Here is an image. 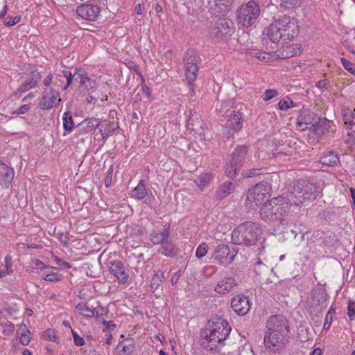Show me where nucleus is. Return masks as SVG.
<instances>
[{
	"label": "nucleus",
	"instance_id": "f257e3e1",
	"mask_svg": "<svg viewBox=\"0 0 355 355\" xmlns=\"http://www.w3.org/2000/svg\"><path fill=\"white\" fill-rule=\"evenodd\" d=\"M263 355H282L288 343V325L282 315L270 316L266 324Z\"/></svg>",
	"mask_w": 355,
	"mask_h": 355
},
{
	"label": "nucleus",
	"instance_id": "f03ea898",
	"mask_svg": "<svg viewBox=\"0 0 355 355\" xmlns=\"http://www.w3.org/2000/svg\"><path fill=\"white\" fill-rule=\"evenodd\" d=\"M232 327L221 318L209 320L205 327L200 331V343L201 347L208 351L218 352L219 346L224 345V341L230 335Z\"/></svg>",
	"mask_w": 355,
	"mask_h": 355
},
{
	"label": "nucleus",
	"instance_id": "7ed1b4c3",
	"mask_svg": "<svg viewBox=\"0 0 355 355\" xmlns=\"http://www.w3.org/2000/svg\"><path fill=\"white\" fill-rule=\"evenodd\" d=\"M290 203L284 196L274 197L266 202L260 208L261 219L266 223L277 222L285 225L286 220L283 218L290 211Z\"/></svg>",
	"mask_w": 355,
	"mask_h": 355
},
{
	"label": "nucleus",
	"instance_id": "20e7f679",
	"mask_svg": "<svg viewBox=\"0 0 355 355\" xmlns=\"http://www.w3.org/2000/svg\"><path fill=\"white\" fill-rule=\"evenodd\" d=\"M318 193V189L314 184L308 180H299L287 193L286 198L291 206L303 207L315 200Z\"/></svg>",
	"mask_w": 355,
	"mask_h": 355
},
{
	"label": "nucleus",
	"instance_id": "39448f33",
	"mask_svg": "<svg viewBox=\"0 0 355 355\" xmlns=\"http://www.w3.org/2000/svg\"><path fill=\"white\" fill-rule=\"evenodd\" d=\"M261 234L260 225L251 221L240 224L232 233V241L236 245H254Z\"/></svg>",
	"mask_w": 355,
	"mask_h": 355
},
{
	"label": "nucleus",
	"instance_id": "423d86ee",
	"mask_svg": "<svg viewBox=\"0 0 355 355\" xmlns=\"http://www.w3.org/2000/svg\"><path fill=\"white\" fill-rule=\"evenodd\" d=\"M236 15L238 23L243 27L248 28L253 26L260 15L259 5L251 0L237 9Z\"/></svg>",
	"mask_w": 355,
	"mask_h": 355
},
{
	"label": "nucleus",
	"instance_id": "0eeeda50",
	"mask_svg": "<svg viewBox=\"0 0 355 355\" xmlns=\"http://www.w3.org/2000/svg\"><path fill=\"white\" fill-rule=\"evenodd\" d=\"M248 153V146L239 145L230 154L225 168V173L229 178H234L237 175L245 160Z\"/></svg>",
	"mask_w": 355,
	"mask_h": 355
},
{
	"label": "nucleus",
	"instance_id": "6e6552de",
	"mask_svg": "<svg viewBox=\"0 0 355 355\" xmlns=\"http://www.w3.org/2000/svg\"><path fill=\"white\" fill-rule=\"evenodd\" d=\"M235 31L234 22L228 18H218L209 28V36L216 42H219L225 37L231 36Z\"/></svg>",
	"mask_w": 355,
	"mask_h": 355
},
{
	"label": "nucleus",
	"instance_id": "1a4fd4ad",
	"mask_svg": "<svg viewBox=\"0 0 355 355\" xmlns=\"http://www.w3.org/2000/svg\"><path fill=\"white\" fill-rule=\"evenodd\" d=\"M185 76L188 82L191 84L196 80L198 73V64L201 62L200 55L194 49H188L184 54Z\"/></svg>",
	"mask_w": 355,
	"mask_h": 355
},
{
	"label": "nucleus",
	"instance_id": "9d476101",
	"mask_svg": "<svg viewBox=\"0 0 355 355\" xmlns=\"http://www.w3.org/2000/svg\"><path fill=\"white\" fill-rule=\"evenodd\" d=\"M237 252L235 249L231 250L227 245L220 243L214 248L212 257L218 263L227 266L232 262Z\"/></svg>",
	"mask_w": 355,
	"mask_h": 355
},
{
	"label": "nucleus",
	"instance_id": "9b49d317",
	"mask_svg": "<svg viewBox=\"0 0 355 355\" xmlns=\"http://www.w3.org/2000/svg\"><path fill=\"white\" fill-rule=\"evenodd\" d=\"M277 21L283 28L284 41L291 40L298 34L300 26L295 17L284 15L279 17Z\"/></svg>",
	"mask_w": 355,
	"mask_h": 355
},
{
	"label": "nucleus",
	"instance_id": "f8f14e48",
	"mask_svg": "<svg viewBox=\"0 0 355 355\" xmlns=\"http://www.w3.org/2000/svg\"><path fill=\"white\" fill-rule=\"evenodd\" d=\"M270 187L267 182H261L249 189L247 193V200L254 202L255 205H261L268 194Z\"/></svg>",
	"mask_w": 355,
	"mask_h": 355
},
{
	"label": "nucleus",
	"instance_id": "ddd939ff",
	"mask_svg": "<svg viewBox=\"0 0 355 355\" xmlns=\"http://www.w3.org/2000/svg\"><path fill=\"white\" fill-rule=\"evenodd\" d=\"M59 97V92L58 89L51 87L46 89L43 92L42 97L39 102V107L42 110H50L53 107H56L61 98Z\"/></svg>",
	"mask_w": 355,
	"mask_h": 355
},
{
	"label": "nucleus",
	"instance_id": "4468645a",
	"mask_svg": "<svg viewBox=\"0 0 355 355\" xmlns=\"http://www.w3.org/2000/svg\"><path fill=\"white\" fill-rule=\"evenodd\" d=\"M242 115V113L239 111L232 110L230 112L226 123L227 138L232 137L236 132L242 128L243 122Z\"/></svg>",
	"mask_w": 355,
	"mask_h": 355
},
{
	"label": "nucleus",
	"instance_id": "2eb2a0df",
	"mask_svg": "<svg viewBox=\"0 0 355 355\" xmlns=\"http://www.w3.org/2000/svg\"><path fill=\"white\" fill-rule=\"evenodd\" d=\"M110 264V272L117 279L119 283L125 284L130 276L126 271V268L124 264L119 260L112 261Z\"/></svg>",
	"mask_w": 355,
	"mask_h": 355
},
{
	"label": "nucleus",
	"instance_id": "dca6fc26",
	"mask_svg": "<svg viewBox=\"0 0 355 355\" xmlns=\"http://www.w3.org/2000/svg\"><path fill=\"white\" fill-rule=\"evenodd\" d=\"M231 306L237 315L241 316L246 315L250 309L248 298L243 295L233 297L231 300Z\"/></svg>",
	"mask_w": 355,
	"mask_h": 355
},
{
	"label": "nucleus",
	"instance_id": "f3484780",
	"mask_svg": "<svg viewBox=\"0 0 355 355\" xmlns=\"http://www.w3.org/2000/svg\"><path fill=\"white\" fill-rule=\"evenodd\" d=\"M76 12L83 19L89 21H95L100 12V8L98 6L92 4H82L77 7Z\"/></svg>",
	"mask_w": 355,
	"mask_h": 355
},
{
	"label": "nucleus",
	"instance_id": "a211bd4d",
	"mask_svg": "<svg viewBox=\"0 0 355 355\" xmlns=\"http://www.w3.org/2000/svg\"><path fill=\"white\" fill-rule=\"evenodd\" d=\"M169 225H166L164 227H156L153 229L150 235L149 240L153 245H161L170 236Z\"/></svg>",
	"mask_w": 355,
	"mask_h": 355
},
{
	"label": "nucleus",
	"instance_id": "6ab92c4d",
	"mask_svg": "<svg viewBox=\"0 0 355 355\" xmlns=\"http://www.w3.org/2000/svg\"><path fill=\"white\" fill-rule=\"evenodd\" d=\"M264 33L272 42H277L280 40H284L283 28L279 24L277 19L274 20Z\"/></svg>",
	"mask_w": 355,
	"mask_h": 355
},
{
	"label": "nucleus",
	"instance_id": "aec40b11",
	"mask_svg": "<svg viewBox=\"0 0 355 355\" xmlns=\"http://www.w3.org/2000/svg\"><path fill=\"white\" fill-rule=\"evenodd\" d=\"M42 78L40 73L37 71H32L28 78L17 89L18 93H24L32 88L37 87L38 83Z\"/></svg>",
	"mask_w": 355,
	"mask_h": 355
},
{
	"label": "nucleus",
	"instance_id": "412c9836",
	"mask_svg": "<svg viewBox=\"0 0 355 355\" xmlns=\"http://www.w3.org/2000/svg\"><path fill=\"white\" fill-rule=\"evenodd\" d=\"M236 285L234 277H227L218 282L214 290L217 293L224 295L230 292Z\"/></svg>",
	"mask_w": 355,
	"mask_h": 355
},
{
	"label": "nucleus",
	"instance_id": "4be33fe9",
	"mask_svg": "<svg viewBox=\"0 0 355 355\" xmlns=\"http://www.w3.org/2000/svg\"><path fill=\"white\" fill-rule=\"evenodd\" d=\"M319 162L327 166H337L340 164L338 154L334 150L324 153L320 157Z\"/></svg>",
	"mask_w": 355,
	"mask_h": 355
},
{
	"label": "nucleus",
	"instance_id": "5701e85b",
	"mask_svg": "<svg viewBox=\"0 0 355 355\" xmlns=\"http://www.w3.org/2000/svg\"><path fill=\"white\" fill-rule=\"evenodd\" d=\"M187 128L188 130L194 132L196 135H198L200 139H205V129L201 124V121L199 120V118L196 116V119L191 118V116L188 118L187 121Z\"/></svg>",
	"mask_w": 355,
	"mask_h": 355
},
{
	"label": "nucleus",
	"instance_id": "b1692460",
	"mask_svg": "<svg viewBox=\"0 0 355 355\" xmlns=\"http://www.w3.org/2000/svg\"><path fill=\"white\" fill-rule=\"evenodd\" d=\"M158 252L166 257H173L178 254V249L175 243L168 238L160 245Z\"/></svg>",
	"mask_w": 355,
	"mask_h": 355
},
{
	"label": "nucleus",
	"instance_id": "393cba45",
	"mask_svg": "<svg viewBox=\"0 0 355 355\" xmlns=\"http://www.w3.org/2000/svg\"><path fill=\"white\" fill-rule=\"evenodd\" d=\"M300 53L301 51L298 44L286 46L277 51V55L281 59L292 58Z\"/></svg>",
	"mask_w": 355,
	"mask_h": 355
},
{
	"label": "nucleus",
	"instance_id": "a878e982",
	"mask_svg": "<svg viewBox=\"0 0 355 355\" xmlns=\"http://www.w3.org/2000/svg\"><path fill=\"white\" fill-rule=\"evenodd\" d=\"M234 190V185L232 182L226 181L220 186L216 192V199L222 200Z\"/></svg>",
	"mask_w": 355,
	"mask_h": 355
},
{
	"label": "nucleus",
	"instance_id": "bb28decb",
	"mask_svg": "<svg viewBox=\"0 0 355 355\" xmlns=\"http://www.w3.org/2000/svg\"><path fill=\"white\" fill-rule=\"evenodd\" d=\"M3 166V171H0V184L8 187L13 180L15 173L12 168H9L6 165Z\"/></svg>",
	"mask_w": 355,
	"mask_h": 355
},
{
	"label": "nucleus",
	"instance_id": "cd10ccee",
	"mask_svg": "<svg viewBox=\"0 0 355 355\" xmlns=\"http://www.w3.org/2000/svg\"><path fill=\"white\" fill-rule=\"evenodd\" d=\"M274 154L275 155V157L279 160L286 162L287 160H290V157L295 155L296 154V151L294 149L288 147L287 149H286V148L281 149L277 148L275 150V153Z\"/></svg>",
	"mask_w": 355,
	"mask_h": 355
},
{
	"label": "nucleus",
	"instance_id": "c85d7f7f",
	"mask_svg": "<svg viewBox=\"0 0 355 355\" xmlns=\"http://www.w3.org/2000/svg\"><path fill=\"white\" fill-rule=\"evenodd\" d=\"M144 180H141L137 186L132 191V196L137 200H142L147 196Z\"/></svg>",
	"mask_w": 355,
	"mask_h": 355
},
{
	"label": "nucleus",
	"instance_id": "c756f323",
	"mask_svg": "<svg viewBox=\"0 0 355 355\" xmlns=\"http://www.w3.org/2000/svg\"><path fill=\"white\" fill-rule=\"evenodd\" d=\"M20 333V343L23 345H28L31 341V338L29 336L30 331L28 330L27 326L25 324H21L19 326V329L17 330V334Z\"/></svg>",
	"mask_w": 355,
	"mask_h": 355
},
{
	"label": "nucleus",
	"instance_id": "7c9ffc66",
	"mask_svg": "<svg viewBox=\"0 0 355 355\" xmlns=\"http://www.w3.org/2000/svg\"><path fill=\"white\" fill-rule=\"evenodd\" d=\"M331 121L327 120L326 118H318L317 124H318V136H322L327 133L331 125Z\"/></svg>",
	"mask_w": 355,
	"mask_h": 355
},
{
	"label": "nucleus",
	"instance_id": "2f4dec72",
	"mask_svg": "<svg viewBox=\"0 0 355 355\" xmlns=\"http://www.w3.org/2000/svg\"><path fill=\"white\" fill-rule=\"evenodd\" d=\"M63 128L65 131L71 132L74 128L72 114L70 112H66L63 115Z\"/></svg>",
	"mask_w": 355,
	"mask_h": 355
},
{
	"label": "nucleus",
	"instance_id": "473e14b6",
	"mask_svg": "<svg viewBox=\"0 0 355 355\" xmlns=\"http://www.w3.org/2000/svg\"><path fill=\"white\" fill-rule=\"evenodd\" d=\"M165 277L164 275V272L159 270L157 271L152 278L150 288L153 291L158 289L161 283L164 280Z\"/></svg>",
	"mask_w": 355,
	"mask_h": 355
},
{
	"label": "nucleus",
	"instance_id": "72a5a7b5",
	"mask_svg": "<svg viewBox=\"0 0 355 355\" xmlns=\"http://www.w3.org/2000/svg\"><path fill=\"white\" fill-rule=\"evenodd\" d=\"M76 309L79 311L80 314L83 315L85 317L92 318L94 315L95 309H92L88 307L85 304L79 303L76 305Z\"/></svg>",
	"mask_w": 355,
	"mask_h": 355
},
{
	"label": "nucleus",
	"instance_id": "f704fd0d",
	"mask_svg": "<svg viewBox=\"0 0 355 355\" xmlns=\"http://www.w3.org/2000/svg\"><path fill=\"white\" fill-rule=\"evenodd\" d=\"M302 0H280V6L288 10L300 6Z\"/></svg>",
	"mask_w": 355,
	"mask_h": 355
},
{
	"label": "nucleus",
	"instance_id": "c9c22d12",
	"mask_svg": "<svg viewBox=\"0 0 355 355\" xmlns=\"http://www.w3.org/2000/svg\"><path fill=\"white\" fill-rule=\"evenodd\" d=\"M100 122L96 118H89L83 120L80 125H85L91 129V130H96L100 127Z\"/></svg>",
	"mask_w": 355,
	"mask_h": 355
},
{
	"label": "nucleus",
	"instance_id": "e433bc0d",
	"mask_svg": "<svg viewBox=\"0 0 355 355\" xmlns=\"http://www.w3.org/2000/svg\"><path fill=\"white\" fill-rule=\"evenodd\" d=\"M6 269L0 270V278L5 277L7 275L12 272V257L7 255L5 257Z\"/></svg>",
	"mask_w": 355,
	"mask_h": 355
},
{
	"label": "nucleus",
	"instance_id": "4c0bfd02",
	"mask_svg": "<svg viewBox=\"0 0 355 355\" xmlns=\"http://www.w3.org/2000/svg\"><path fill=\"white\" fill-rule=\"evenodd\" d=\"M295 106V104L288 96H286V98L281 99L278 103V108L280 110H287L288 109L293 107Z\"/></svg>",
	"mask_w": 355,
	"mask_h": 355
},
{
	"label": "nucleus",
	"instance_id": "58836bf2",
	"mask_svg": "<svg viewBox=\"0 0 355 355\" xmlns=\"http://www.w3.org/2000/svg\"><path fill=\"white\" fill-rule=\"evenodd\" d=\"M343 119L345 124L351 128L353 125H355V109L353 111L345 113Z\"/></svg>",
	"mask_w": 355,
	"mask_h": 355
},
{
	"label": "nucleus",
	"instance_id": "ea45409f",
	"mask_svg": "<svg viewBox=\"0 0 355 355\" xmlns=\"http://www.w3.org/2000/svg\"><path fill=\"white\" fill-rule=\"evenodd\" d=\"M208 248V245L206 243H200L196 251V257L198 259H202L207 254Z\"/></svg>",
	"mask_w": 355,
	"mask_h": 355
},
{
	"label": "nucleus",
	"instance_id": "a19ab883",
	"mask_svg": "<svg viewBox=\"0 0 355 355\" xmlns=\"http://www.w3.org/2000/svg\"><path fill=\"white\" fill-rule=\"evenodd\" d=\"M211 178V175L209 173L202 174L201 175H200L198 178L196 182L198 187L202 188V187H205L207 184V183L209 182Z\"/></svg>",
	"mask_w": 355,
	"mask_h": 355
},
{
	"label": "nucleus",
	"instance_id": "79ce46f5",
	"mask_svg": "<svg viewBox=\"0 0 355 355\" xmlns=\"http://www.w3.org/2000/svg\"><path fill=\"white\" fill-rule=\"evenodd\" d=\"M78 78L80 79V83L81 84L85 83L86 81H89L91 83L90 86L92 87V88L94 87V85H92V83H93L94 85L96 84L95 80H91L89 78L87 77L84 71H78L75 73V80H77Z\"/></svg>",
	"mask_w": 355,
	"mask_h": 355
},
{
	"label": "nucleus",
	"instance_id": "37998d69",
	"mask_svg": "<svg viewBox=\"0 0 355 355\" xmlns=\"http://www.w3.org/2000/svg\"><path fill=\"white\" fill-rule=\"evenodd\" d=\"M268 267L264 264L263 263L261 260H259L257 261L255 263H254V272L257 275H262L263 273H264L265 272H266L268 270Z\"/></svg>",
	"mask_w": 355,
	"mask_h": 355
},
{
	"label": "nucleus",
	"instance_id": "c03bdc74",
	"mask_svg": "<svg viewBox=\"0 0 355 355\" xmlns=\"http://www.w3.org/2000/svg\"><path fill=\"white\" fill-rule=\"evenodd\" d=\"M341 63L344 68L353 75H355V67L354 65L348 60L342 58L340 59Z\"/></svg>",
	"mask_w": 355,
	"mask_h": 355
},
{
	"label": "nucleus",
	"instance_id": "a18cd8bd",
	"mask_svg": "<svg viewBox=\"0 0 355 355\" xmlns=\"http://www.w3.org/2000/svg\"><path fill=\"white\" fill-rule=\"evenodd\" d=\"M62 74L64 78L67 80V83L64 86L63 89H67L72 84L73 79H75V74L72 75L71 71L67 70L62 71Z\"/></svg>",
	"mask_w": 355,
	"mask_h": 355
},
{
	"label": "nucleus",
	"instance_id": "49530a36",
	"mask_svg": "<svg viewBox=\"0 0 355 355\" xmlns=\"http://www.w3.org/2000/svg\"><path fill=\"white\" fill-rule=\"evenodd\" d=\"M311 123V121H304L302 115H300L297 119V126L299 130L304 131L308 128V125Z\"/></svg>",
	"mask_w": 355,
	"mask_h": 355
},
{
	"label": "nucleus",
	"instance_id": "de8ad7c7",
	"mask_svg": "<svg viewBox=\"0 0 355 355\" xmlns=\"http://www.w3.org/2000/svg\"><path fill=\"white\" fill-rule=\"evenodd\" d=\"M278 96V92L275 89H268L264 92V101H268L269 100Z\"/></svg>",
	"mask_w": 355,
	"mask_h": 355
},
{
	"label": "nucleus",
	"instance_id": "09e8293b",
	"mask_svg": "<svg viewBox=\"0 0 355 355\" xmlns=\"http://www.w3.org/2000/svg\"><path fill=\"white\" fill-rule=\"evenodd\" d=\"M112 175H113V166H110L106 173V176H105V178L104 180V184L106 187H110L111 186L112 180Z\"/></svg>",
	"mask_w": 355,
	"mask_h": 355
},
{
	"label": "nucleus",
	"instance_id": "8fccbe9b",
	"mask_svg": "<svg viewBox=\"0 0 355 355\" xmlns=\"http://www.w3.org/2000/svg\"><path fill=\"white\" fill-rule=\"evenodd\" d=\"M71 334L73 338L74 344L76 346L80 347L83 346L85 343V341L83 338L80 337L76 331L71 329Z\"/></svg>",
	"mask_w": 355,
	"mask_h": 355
},
{
	"label": "nucleus",
	"instance_id": "3c124183",
	"mask_svg": "<svg viewBox=\"0 0 355 355\" xmlns=\"http://www.w3.org/2000/svg\"><path fill=\"white\" fill-rule=\"evenodd\" d=\"M117 347H121L119 355H132L135 347H128L125 345H117Z\"/></svg>",
	"mask_w": 355,
	"mask_h": 355
},
{
	"label": "nucleus",
	"instance_id": "603ef678",
	"mask_svg": "<svg viewBox=\"0 0 355 355\" xmlns=\"http://www.w3.org/2000/svg\"><path fill=\"white\" fill-rule=\"evenodd\" d=\"M43 338L47 340L55 341L56 339V335L53 329H48L43 332Z\"/></svg>",
	"mask_w": 355,
	"mask_h": 355
},
{
	"label": "nucleus",
	"instance_id": "864d4df0",
	"mask_svg": "<svg viewBox=\"0 0 355 355\" xmlns=\"http://www.w3.org/2000/svg\"><path fill=\"white\" fill-rule=\"evenodd\" d=\"M347 315L351 320L355 318V302L350 301L347 306Z\"/></svg>",
	"mask_w": 355,
	"mask_h": 355
},
{
	"label": "nucleus",
	"instance_id": "5fc2aeb1",
	"mask_svg": "<svg viewBox=\"0 0 355 355\" xmlns=\"http://www.w3.org/2000/svg\"><path fill=\"white\" fill-rule=\"evenodd\" d=\"M238 355H254V354L250 346L244 345L239 348Z\"/></svg>",
	"mask_w": 355,
	"mask_h": 355
},
{
	"label": "nucleus",
	"instance_id": "6e6d98bb",
	"mask_svg": "<svg viewBox=\"0 0 355 355\" xmlns=\"http://www.w3.org/2000/svg\"><path fill=\"white\" fill-rule=\"evenodd\" d=\"M256 58L259 59V60H261L263 62H270L271 60V55L270 53H266V52H259L256 54Z\"/></svg>",
	"mask_w": 355,
	"mask_h": 355
},
{
	"label": "nucleus",
	"instance_id": "4d7b16f0",
	"mask_svg": "<svg viewBox=\"0 0 355 355\" xmlns=\"http://www.w3.org/2000/svg\"><path fill=\"white\" fill-rule=\"evenodd\" d=\"M21 19L20 16H15V17H8L4 20V25L6 26H11L17 24Z\"/></svg>",
	"mask_w": 355,
	"mask_h": 355
},
{
	"label": "nucleus",
	"instance_id": "13d9d810",
	"mask_svg": "<svg viewBox=\"0 0 355 355\" xmlns=\"http://www.w3.org/2000/svg\"><path fill=\"white\" fill-rule=\"evenodd\" d=\"M3 327L4 329H3L2 332L4 335L6 336L10 335L15 330V325L10 321H8L6 324H4Z\"/></svg>",
	"mask_w": 355,
	"mask_h": 355
},
{
	"label": "nucleus",
	"instance_id": "bf43d9fd",
	"mask_svg": "<svg viewBox=\"0 0 355 355\" xmlns=\"http://www.w3.org/2000/svg\"><path fill=\"white\" fill-rule=\"evenodd\" d=\"M260 174V169L252 168L243 172V175L247 178L255 177Z\"/></svg>",
	"mask_w": 355,
	"mask_h": 355
},
{
	"label": "nucleus",
	"instance_id": "052dcab7",
	"mask_svg": "<svg viewBox=\"0 0 355 355\" xmlns=\"http://www.w3.org/2000/svg\"><path fill=\"white\" fill-rule=\"evenodd\" d=\"M100 132H101L102 137L103 139L107 138L110 137L114 131V128H103V125L99 127Z\"/></svg>",
	"mask_w": 355,
	"mask_h": 355
},
{
	"label": "nucleus",
	"instance_id": "680f3d73",
	"mask_svg": "<svg viewBox=\"0 0 355 355\" xmlns=\"http://www.w3.org/2000/svg\"><path fill=\"white\" fill-rule=\"evenodd\" d=\"M44 279L48 282H58L61 279L60 276L57 273L48 274Z\"/></svg>",
	"mask_w": 355,
	"mask_h": 355
},
{
	"label": "nucleus",
	"instance_id": "e2e57ef3",
	"mask_svg": "<svg viewBox=\"0 0 355 355\" xmlns=\"http://www.w3.org/2000/svg\"><path fill=\"white\" fill-rule=\"evenodd\" d=\"M10 315L8 311H0V325L3 326L8 322L7 316Z\"/></svg>",
	"mask_w": 355,
	"mask_h": 355
},
{
	"label": "nucleus",
	"instance_id": "0e129e2a",
	"mask_svg": "<svg viewBox=\"0 0 355 355\" xmlns=\"http://www.w3.org/2000/svg\"><path fill=\"white\" fill-rule=\"evenodd\" d=\"M30 109V106L28 104L22 105L18 110L14 112L15 114H24L26 113Z\"/></svg>",
	"mask_w": 355,
	"mask_h": 355
},
{
	"label": "nucleus",
	"instance_id": "69168bd1",
	"mask_svg": "<svg viewBox=\"0 0 355 355\" xmlns=\"http://www.w3.org/2000/svg\"><path fill=\"white\" fill-rule=\"evenodd\" d=\"M119 345H125L128 347H135V342L132 338H126L119 343Z\"/></svg>",
	"mask_w": 355,
	"mask_h": 355
},
{
	"label": "nucleus",
	"instance_id": "338daca9",
	"mask_svg": "<svg viewBox=\"0 0 355 355\" xmlns=\"http://www.w3.org/2000/svg\"><path fill=\"white\" fill-rule=\"evenodd\" d=\"M327 85L328 83L327 80H320L316 83V87L321 90H324L327 89Z\"/></svg>",
	"mask_w": 355,
	"mask_h": 355
},
{
	"label": "nucleus",
	"instance_id": "774afa93",
	"mask_svg": "<svg viewBox=\"0 0 355 355\" xmlns=\"http://www.w3.org/2000/svg\"><path fill=\"white\" fill-rule=\"evenodd\" d=\"M141 92L144 94H145L147 98H150L151 96V91L150 88L146 85H143L141 86Z\"/></svg>",
	"mask_w": 355,
	"mask_h": 355
}]
</instances>
